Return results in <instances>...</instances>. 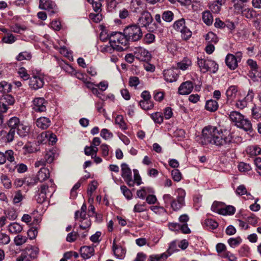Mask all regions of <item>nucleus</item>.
<instances>
[{"label": "nucleus", "mask_w": 261, "mask_h": 261, "mask_svg": "<svg viewBox=\"0 0 261 261\" xmlns=\"http://www.w3.org/2000/svg\"><path fill=\"white\" fill-rule=\"evenodd\" d=\"M227 134L226 129L220 132L216 126H206L202 130L200 142L202 145L212 144L218 146L223 145L227 143Z\"/></svg>", "instance_id": "obj_1"}, {"label": "nucleus", "mask_w": 261, "mask_h": 261, "mask_svg": "<svg viewBox=\"0 0 261 261\" xmlns=\"http://www.w3.org/2000/svg\"><path fill=\"white\" fill-rule=\"evenodd\" d=\"M229 119L235 125L245 131H251L252 129L250 122L247 119H245L243 115L239 112H231L229 114Z\"/></svg>", "instance_id": "obj_2"}, {"label": "nucleus", "mask_w": 261, "mask_h": 261, "mask_svg": "<svg viewBox=\"0 0 261 261\" xmlns=\"http://www.w3.org/2000/svg\"><path fill=\"white\" fill-rule=\"evenodd\" d=\"M110 42L116 44L118 51H123L128 46L129 41L124 32H112L110 35Z\"/></svg>", "instance_id": "obj_3"}, {"label": "nucleus", "mask_w": 261, "mask_h": 261, "mask_svg": "<svg viewBox=\"0 0 261 261\" xmlns=\"http://www.w3.org/2000/svg\"><path fill=\"white\" fill-rule=\"evenodd\" d=\"M32 76L29 81V86L34 90H38L41 88L44 84V74L40 71L32 70Z\"/></svg>", "instance_id": "obj_4"}, {"label": "nucleus", "mask_w": 261, "mask_h": 261, "mask_svg": "<svg viewBox=\"0 0 261 261\" xmlns=\"http://www.w3.org/2000/svg\"><path fill=\"white\" fill-rule=\"evenodd\" d=\"M186 194V191L181 188H178L175 191L176 198L173 199L171 205V207L173 210L175 211H178L185 205V198Z\"/></svg>", "instance_id": "obj_5"}, {"label": "nucleus", "mask_w": 261, "mask_h": 261, "mask_svg": "<svg viewBox=\"0 0 261 261\" xmlns=\"http://www.w3.org/2000/svg\"><path fill=\"white\" fill-rule=\"evenodd\" d=\"M124 33L128 41H137L142 36V32L140 27L137 25L128 26L124 30Z\"/></svg>", "instance_id": "obj_6"}, {"label": "nucleus", "mask_w": 261, "mask_h": 261, "mask_svg": "<svg viewBox=\"0 0 261 261\" xmlns=\"http://www.w3.org/2000/svg\"><path fill=\"white\" fill-rule=\"evenodd\" d=\"M197 64L203 72L211 71L216 73L218 69V65L214 61L210 59H204L198 58Z\"/></svg>", "instance_id": "obj_7"}, {"label": "nucleus", "mask_w": 261, "mask_h": 261, "mask_svg": "<svg viewBox=\"0 0 261 261\" xmlns=\"http://www.w3.org/2000/svg\"><path fill=\"white\" fill-rule=\"evenodd\" d=\"M121 176L129 187H134V182L132 179V170L126 163L121 165Z\"/></svg>", "instance_id": "obj_8"}, {"label": "nucleus", "mask_w": 261, "mask_h": 261, "mask_svg": "<svg viewBox=\"0 0 261 261\" xmlns=\"http://www.w3.org/2000/svg\"><path fill=\"white\" fill-rule=\"evenodd\" d=\"M39 8L48 11L50 15H54L58 12L56 4L51 0H40Z\"/></svg>", "instance_id": "obj_9"}, {"label": "nucleus", "mask_w": 261, "mask_h": 261, "mask_svg": "<svg viewBox=\"0 0 261 261\" xmlns=\"http://www.w3.org/2000/svg\"><path fill=\"white\" fill-rule=\"evenodd\" d=\"M55 158V153L53 151L49 150L45 152L43 157L37 160L34 164L35 167L44 166L46 164H50Z\"/></svg>", "instance_id": "obj_10"}, {"label": "nucleus", "mask_w": 261, "mask_h": 261, "mask_svg": "<svg viewBox=\"0 0 261 261\" xmlns=\"http://www.w3.org/2000/svg\"><path fill=\"white\" fill-rule=\"evenodd\" d=\"M247 64L250 68L249 76L255 80L256 78H261V72L258 70V67L256 61L249 59L247 61Z\"/></svg>", "instance_id": "obj_11"}, {"label": "nucleus", "mask_w": 261, "mask_h": 261, "mask_svg": "<svg viewBox=\"0 0 261 261\" xmlns=\"http://www.w3.org/2000/svg\"><path fill=\"white\" fill-rule=\"evenodd\" d=\"M47 101L42 97H36L33 100L32 109L37 112H43L46 110Z\"/></svg>", "instance_id": "obj_12"}, {"label": "nucleus", "mask_w": 261, "mask_h": 261, "mask_svg": "<svg viewBox=\"0 0 261 261\" xmlns=\"http://www.w3.org/2000/svg\"><path fill=\"white\" fill-rule=\"evenodd\" d=\"M179 71L177 68H170L165 70L163 72L164 80L167 82L172 83L176 81Z\"/></svg>", "instance_id": "obj_13"}, {"label": "nucleus", "mask_w": 261, "mask_h": 261, "mask_svg": "<svg viewBox=\"0 0 261 261\" xmlns=\"http://www.w3.org/2000/svg\"><path fill=\"white\" fill-rule=\"evenodd\" d=\"M211 210L222 215H227L228 214V206L221 202L215 201L212 205Z\"/></svg>", "instance_id": "obj_14"}, {"label": "nucleus", "mask_w": 261, "mask_h": 261, "mask_svg": "<svg viewBox=\"0 0 261 261\" xmlns=\"http://www.w3.org/2000/svg\"><path fill=\"white\" fill-rule=\"evenodd\" d=\"M49 193L48 186L45 185H42L40 189L38 191L37 194L35 198L38 203H42L47 199V194Z\"/></svg>", "instance_id": "obj_15"}, {"label": "nucleus", "mask_w": 261, "mask_h": 261, "mask_svg": "<svg viewBox=\"0 0 261 261\" xmlns=\"http://www.w3.org/2000/svg\"><path fill=\"white\" fill-rule=\"evenodd\" d=\"M135 54L136 58L141 61H148L151 58V55L149 51L142 47L136 48Z\"/></svg>", "instance_id": "obj_16"}, {"label": "nucleus", "mask_w": 261, "mask_h": 261, "mask_svg": "<svg viewBox=\"0 0 261 261\" xmlns=\"http://www.w3.org/2000/svg\"><path fill=\"white\" fill-rule=\"evenodd\" d=\"M152 21V17L148 12H143L138 19V23L140 27H146Z\"/></svg>", "instance_id": "obj_17"}, {"label": "nucleus", "mask_w": 261, "mask_h": 261, "mask_svg": "<svg viewBox=\"0 0 261 261\" xmlns=\"http://www.w3.org/2000/svg\"><path fill=\"white\" fill-rule=\"evenodd\" d=\"M242 54L237 52L236 55L229 54V69L234 70L238 66V63L241 60Z\"/></svg>", "instance_id": "obj_18"}, {"label": "nucleus", "mask_w": 261, "mask_h": 261, "mask_svg": "<svg viewBox=\"0 0 261 261\" xmlns=\"http://www.w3.org/2000/svg\"><path fill=\"white\" fill-rule=\"evenodd\" d=\"M193 88V83L190 81H187L182 83L179 86L178 92L181 95H187L191 92Z\"/></svg>", "instance_id": "obj_19"}, {"label": "nucleus", "mask_w": 261, "mask_h": 261, "mask_svg": "<svg viewBox=\"0 0 261 261\" xmlns=\"http://www.w3.org/2000/svg\"><path fill=\"white\" fill-rule=\"evenodd\" d=\"M81 255L84 259L90 258L94 254V249L93 247L89 246H84L80 249Z\"/></svg>", "instance_id": "obj_20"}, {"label": "nucleus", "mask_w": 261, "mask_h": 261, "mask_svg": "<svg viewBox=\"0 0 261 261\" xmlns=\"http://www.w3.org/2000/svg\"><path fill=\"white\" fill-rule=\"evenodd\" d=\"M154 191L152 188L149 187H143L140 190L137 191V197L144 199L149 194H153Z\"/></svg>", "instance_id": "obj_21"}, {"label": "nucleus", "mask_w": 261, "mask_h": 261, "mask_svg": "<svg viewBox=\"0 0 261 261\" xmlns=\"http://www.w3.org/2000/svg\"><path fill=\"white\" fill-rule=\"evenodd\" d=\"M50 173L47 168H41L37 172L36 178L39 182H43L49 177Z\"/></svg>", "instance_id": "obj_22"}, {"label": "nucleus", "mask_w": 261, "mask_h": 261, "mask_svg": "<svg viewBox=\"0 0 261 261\" xmlns=\"http://www.w3.org/2000/svg\"><path fill=\"white\" fill-rule=\"evenodd\" d=\"M36 124L38 127L42 129H45L50 126V120L47 117H41L37 119Z\"/></svg>", "instance_id": "obj_23"}, {"label": "nucleus", "mask_w": 261, "mask_h": 261, "mask_svg": "<svg viewBox=\"0 0 261 261\" xmlns=\"http://www.w3.org/2000/svg\"><path fill=\"white\" fill-rule=\"evenodd\" d=\"M113 251L114 255L117 258L122 257L125 253V250L122 246L117 245L115 240L113 241Z\"/></svg>", "instance_id": "obj_24"}, {"label": "nucleus", "mask_w": 261, "mask_h": 261, "mask_svg": "<svg viewBox=\"0 0 261 261\" xmlns=\"http://www.w3.org/2000/svg\"><path fill=\"white\" fill-rule=\"evenodd\" d=\"M30 127L23 123H21L17 128V134L20 137H25L28 136L30 133Z\"/></svg>", "instance_id": "obj_25"}, {"label": "nucleus", "mask_w": 261, "mask_h": 261, "mask_svg": "<svg viewBox=\"0 0 261 261\" xmlns=\"http://www.w3.org/2000/svg\"><path fill=\"white\" fill-rule=\"evenodd\" d=\"M22 229V226L17 222L11 223L8 226V231L13 234L21 232Z\"/></svg>", "instance_id": "obj_26"}, {"label": "nucleus", "mask_w": 261, "mask_h": 261, "mask_svg": "<svg viewBox=\"0 0 261 261\" xmlns=\"http://www.w3.org/2000/svg\"><path fill=\"white\" fill-rule=\"evenodd\" d=\"M115 50L117 51V47L116 44L110 42V41H109V44L101 46L100 49L101 52L109 54L113 53Z\"/></svg>", "instance_id": "obj_27"}, {"label": "nucleus", "mask_w": 261, "mask_h": 261, "mask_svg": "<svg viewBox=\"0 0 261 261\" xmlns=\"http://www.w3.org/2000/svg\"><path fill=\"white\" fill-rule=\"evenodd\" d=\"M205 108L208 111L215 112L218 108V104L216 100L210 99L206 102Z\"/></svg>", "instance_id": "obj_28"}, {"label": "nucleus", "mask_w": 261, "mask_h": 261, "mask_svg": "<svg viewBox=\"0 0 261 261\" xmlns=\"http://www.w3.org/2000/svg\"><path fill=\"white\" fill-rule=\"evenodd\" d=\"M191 65V61L187 58H185L182 61L177 63V66L178 68L182 70H186L188 69Z\"/></svg>", "instance_id": "obj_29"}, {"label": "nucleus", "mask_w": 261, "mask_h": 261, "mask_svg": "<svg viewBox=\"0 0 261 261\" xmlns=\"http://www.w3.org/2000/svg\"><path fill=\"white\" fill-rule=\"evenodd\" d=\"M24 249L29 254L30 256L32 258V259L35 258L39 252L38 248L34 246H28Z\"/></svg>", "instance_id": "obj_30"}, {"label": "nucleus", "mask_w": 261, "mask_h": 261, "mask_svg": "<svg viewBox=\"0 0 261 261\" xmlns=\"http://www.w3.org/2000/svg\"><path fill=\"white\" fill-rule=\"evenodd\" d=\"M202 20L207 25H211L213 22V17L210 11H204L202 13Z\"/></svg>", "instance_id": "obj_31"}, {"label": "nucleus", "mask_w": 261, "mask_h": 261, "mask_svg": "<svg viewBox=\"0 0 261 261\" xmlns=\"http://www.w3.org/2000/svg\"><path fill=\"white\" fill-rule=\"evenodd\" d=\"M242 13L247 18H252L256 17V12L252 8H245L242 11Z\"/></svg>", "instance_id": "obj_32"}, {"label": "nucleus", "mask_w": 261, "mask_h": 261, "mask_svg": "<svg viewBox=\"0 0 261 261\" xmlns=\"http://www.w3.org/2000/svg\"><path fill=\"white\" fill-rule=\"evenodd\" d=\"M246 151L250 155H256L260 153L261 149L256 145H252L248 147Z\"/></svg>", "instance_id": "obj_33"}, {"label": "nucleus", "mask_w": 261, "mask_h": 261, "mask_svg": "<svg viewBox=\"0 0 261 261\" xmlns=\"http://www.w3.org/2000/svg\"><path fill=\"white\" fill-rule=\"evenodd\" d=\"M19 119L16 117H12L8 121V125L10 129H15L18 127V125L20 124Z\"/></svg>", "instance_id": "obj_34"}, {"label": "nucleus", "mask_w": 261, "mask_h": 261, "mask_svg": "<svg viewBox=\"0 0 261 261\" xmlns=\"http://www.w3.org/2000/svg\"><path fill=\"white\" fill-rule=\"evenodd\" d=\"M115 123L118 125L121 129H126L127 128L126 124L125 123L124 118L122 115H118L115 118Z\"/></svg>", "instance_id": "obj_35"}, {"label": "nucleus", "mask_w": 261, "mask_h": 261, "mask_svg": "<svg viewBox=\"0 0 261 261\" xmlns=\"http://www.w3.org/2000/svg\"><path fill=\"white\" fill-rule=\"evenodd\" d=\"M28 238L21 234H18L14 238V242L16 246H21L27 242Z\"/></svg>", "instance_id": "obj_36"}, {"label": "nucleus", "mask_w": 261, "mask_h": 261, "mask_svg": "<svg viewBox=\"0 0 261 261\" xmlns=\"http://www.w3.org/2000/svg\"><path fill=\"white\" fill-rule=\"evenodd\" d=\"M139 105L141 108L145 110H150L153 107V103L151 100H141Z\"/></svg>", "instance_id": "obj_37"}, {"label": "nucleus", "mask_w": 261, "mask_h": 261, "mask_svg": "<svg viewBox=\"0 0 261 261\" xmlns=\"http://www.w3.org/2000/svg\"><path fill=\"white\" fill-rule=\"evenodd\" d=\"M204 225L210 229H216L218 226V223L211 219H206L204 222Z\"/></svg>", "instance_id": "obj_38"}, {"label": "nucleus", "mask_w": 261, "mask_h": 261, "mask_svg": "<svg viewBox=\"0 0 261 261\" xmlns=\"http://www.w3.org/2000/svg\"><path fill=\"white\" fill-rule=\"evenodd\" d=\"M218 253L223 257H227V255L225 253L226 251V246L222 243H218L216 246Z\"/></svg>", "instance_id": "obj_39"}, {"label": "nucleus", "mask_w": 261, "mask_h": 261, "mask_svg": "<svg viewBox=\"0 0 261 261\" xmlns=\"http://www.w3.org/2000/svg\"><path fill=\"white\" fill-rule=\"evenodd\" d=\"M48 135H49V132H44L40 134L37 137L38 142L40 143L45 144L48 142Z\"/></svg>", "instance_id": "obj_40"}, {"label": "nucleus", "mask_w": 261, "mask_h": 261, "mask_svg": "<svg viewBox=\"0 0 261 261\" xmlns=\"http://www.w3.org/2000/svg\"><path fill=\"white\" fill-rule=\"evenodd\" d=\"M174 14L171 11H165L163 13V19L168 22H170L173 20Z\"/></svg>", "instance_id": "obj_41"}, {"label": "nucleus", "mask_w": 261, "mask_h": 261, "mask_svg": "<svg viewBox=\"0 0 261 261\" xmlns=\"http://www.w3.org/2000/svg\"><path fill=\"white\" fill-rule=\"evenodd\" d=\"M1 100L5 102L8 106L13 105L15 102L14 98L10 94H6L3 95Z\"/></svg>", "instance_id": "obj_42"}, {"label": "nucleus", "mask_w": 261, "mask_h": 261, "mask_svg": "<svg viewBox=\"0 0 261 261\" xmlns=\"http://www.w3.org/2000/svg\"><path fill=\"white\" fill-rule=\"evenodd\" d=\"M150 210L157 215H162L166 214L167 211L165 208L163 206H151L150 207Z\"/></svg>", "instance_id": "obj_43"}, {"label": "nucleus", "mask_w": 261, "mask_h": 261, "mask_svg": "<svg viewBox=\"0 0 261 261\" xmlns=\"http://www.w3.org/2000/svg\"><path fill=\"white\" fill-rule=\"evenodd\" d=\"M185 19L181 18L175 21L173 25V27L176 31L180 32L182 28L185 27Z\"/></svg>", "instance_id": "obj_44"}, {"label": "nucleus", "mask_w": 261, "mask_h": 261, "mask_svg": "<svg viewBox=\"0 0 261 261\" xmlns=\"http://www.w3.org/2000/svg\"><path fill=\"white\" fill-rule=\"evenodd\" d=\"M252 116L255 119L261 118V107L254 106L252 108Z\"/></svg>", "instance_id": "obj_45"}, {"label": "nucleus", "mask_w": 261, "mask_h": 261, "mask_svg": "<svg viewBox=\"0 0 261 261\" xmlns=\"http://www.w3.org/2000/svg\"><path fill=\"white\" fill-rule=\"evenodd\" d=\"M181 37L185 40H188L192 36V32L186 27L180 31Z\"/></svg>", "instance_id": "obj_46"}, {"label": "nucleus", "mask_w": 261, "mask_h": 261, "mask_svg": "<svg viewBox=\"0 0 261 261\" xmlns=\"http://www.w3.org/2000/svg\"><path fill=\"white\" fill-rule=\"evenodd\" d=\"M2 182L6 189H10L12 187L11 181L10 178L6 175H2L1 177Z\"/></svg>", "instance_id": "obj_47"}, {"label": "nucleus", "mask_w": 261, "mask_h": 261, "mask_svg": "<svg viewBox=\"0 0 261 261\" xmlns=\"http://www.w3.org/2000/svg\"><path fill=\"white\" fill-rule=\"evenodd\" d=\"M32 258L30 256L29 254L25 249L22 251V252L16 259V261H31Z\"/></svg>", "instance_id": "obj_48"}, {"label": "nucleus", "mask_w": 261, "mask_h": 261, "mask_svg": "<svg viewBox=\"0 0 261 261\" xmlns=\"http://www.w3.org/2000/svg\"><path fill=\"white\" fill-rule=\"evenodd\" d=\"M221 4L218 1H215L210 5V9L214 13H219L221 10Z\"/></svg>", "instance_id": "obj_49"}, {"label": "nucleus", "mask_w": 261, "mask_h": 261, "mask_svg": "<svg viewBox=\"0 0 261 261\" xmlns=\"http://www.w3.org/2000/svg\"><path fill=\"white\" fill-rule=\"evenodd\" d=\"M5 158V162L7 160L12 163L15 161L14 153L12 150H8L4 153Z\"/></svg>", "instance_id": "obj_50"}, {"label": "nucleus", "mask_w": 261, "mask_h": 261, "mask_svg": "<svg viewBox=\"0 0 261 261\" xmlns=\"http://www.w3.org/2000/svg\"><path fill=\"white\" fill-rule=\"evenodd\" d=\"M121 192L124 197L127 199H131L133 197L132 192L125 186L123 185L120 187Z\"/></svg>", "instance_id": "obj_51"}, {"label": "nucleus", "mask_w": 261, "mask_h": 261, "mask_svg": "<svg viewBox=\"0 0 261 261\" xmlns=\"http://www.w3.org/2000/svg\"><path fill=\"white\" fill-rule=\"evenodd\" d=\"M6 219H8L10 220H14L17 217L18 214L17 212L13 209L9 210L5 213Z\"/></svg>", "instance_id": "obj_52"}, {"label": "nucleus", "mask_w": 261, "mask_h": 261, "mask_svg": "<svg viewBox=\"0 0 261 261\" xmlns=\"http://www.w3.org/2000/svg\"><path fill=\"white\" fill-rule=\"evenodd\" d=\"M150 116L155 123L161 124L163 121V117L161 113L156 112L152 114Z\"/></svg>", "instance_id": "obj_53"}, {"label": "nucleus", "mask_w": 261, "mask_h": 261, "mask_svg": "<svg viewBox=\"0 0 261 261\" xmlns=\"http://www.w3.org/2000/svg\"><path fill=\"white\" fill-rule=\"evenodd\" d=\"M242 240L240 237L237 238H229V246L232 248H235L238 246L242 242Z\"/></svg>", "instance_id": "obj_54"}, {"label": "nucleus", "mask_w": 261, "mask_h": 261, "mask_svg": "<svg viewBox=\"0 0 261 261\" xmlns=\"http://www.w3.org/2000/svg\"><path fill=\"white\" fill-rule=\"evenodd\" d=\"M18 74L24 80H28L30 79V75L28 73L27 69L24 67H21L18 69Z\"/></svg>", "instance_id": "obj_55"}, {"label": "nucleus", "mask_w": 261, "mask_h": 261, "mask_svg": "<svg viewBox=\"0 0 261 261\" xmlns=\"http://www.w3.org/2000/svg\"><path fill=\"white\" fill-rule=\"evenodd\" d=\"M2 40L6 43L11 44L16 40V38L13 34H8L7 36L3 37Z\"/></svg>", "instance_id": "obj_56"}, {"label": "nucleus", "mask_w": 261, "mask_h": 261, "mask_svg": "<svg viewBox=\"0 0 261 261\" xmlns=\"http://www.w3.org/2000/svg\"><path fill=\"white\" fill-rule=\"evenodd\" d=\"M168 255L164 253L161 255H153L150 256L151 261H162L166 259Z\"/></svg>", "instance_id": "obj_57"}, {"label": "nucleus", "mask_w": 261, "mask_h": 261, "mask_svg": "<svg viewBox=\"0 0 261 261\" xmlns=\"http://www.w3.org/2000/svg\"><path fill=\"white\" fill-rule=\"evenodd\" d=\"M145 202L143 203H138L135 205L133 211L135 213H141L145 211Z\"/></svg>", "instance_id": "obj_58"}, {"label": "nucleus", "mask_w": 261, "mask_h": 261, "mask_svg": "<svg viewBox=\"0 0 261 261\" xmlns=\"http://www.w3.org/2000/svg\"><path fill=\"white\" fill-rule=\"evenodd\" d=\"M134 184H136L137 186H139L142 184L141 177L139 175V172L137 169H134Z\"/></svg>", "instance_id": "obj_59"}, {"label": "nucleus", "mask_w": 261, "mask_h": 261, "mask_svg": "<svg viewBox=\"0 0 261 261\" xmlns=\"http://www.w3.org/2000/svg\"><path fill=\"white\" fill-rule=\"evenodd\" d=\"M31 58V55L30 53L23 51L19 54L16 57V59L18 61H22L23 60H30Z\"/></svg>", "instance_id": "obj_60"}, {"label": "nucleus", "mask_w": 261, "mask_h": 261, "mask_svg": "<svg viewBox=\"0 0 261 261\" xmlns=\"http://www.w3.org/2000/svg\"><path fill=\"white\" fill-rule=\"evenodd\" d=\"M10 242V237L4 233H0V245H7Z\"/></svg>", "instance_id": "obj_61"}, {"label": "nucleus", "mask_w": 261, "mask_h": 261, "mask_svg": "<svg viewBox=\"0 0 261 261\" xmlns=\"http://www.w3.org/2000/svg\"><path fill=\"white\" fill-rule=\"evenodd\" d=\"M100 136L105 140H108L113 137V134L107 128H103L101 130Z\"/></svg>", "instance_id": "obj_62"}, {"label": "nucleus", "mask_w": 261, "mask_h": 261, "mask_svg": "<svg viewBox=\"0 0 261 261\" xmlns=\"http://www.w3.org/2000/svg\"><path fill=\"white\" fill-rule=\"evenodd\" d=\"M163 199L165 204V207H167L169 205L171 206L174 198L171 195L166 194L163 195Z\"/></svg>", "instance_id": "obj_63"}, {"label": "nucleus", "mask_w": 261, "mask_h": 261, "mask_svg": "<svg viewBox=\"0 0 261 261\" xmlns=\"http://www.w3.org/2000/svg\"><path fill=\"white\" fill-rule=\"evenodd\" d=\"M246 220L249 224L255 226L258 222V218L254 214H251V216L246 218Z\"/></svg>", "instance_id": "obj_64"}]
</instances>
